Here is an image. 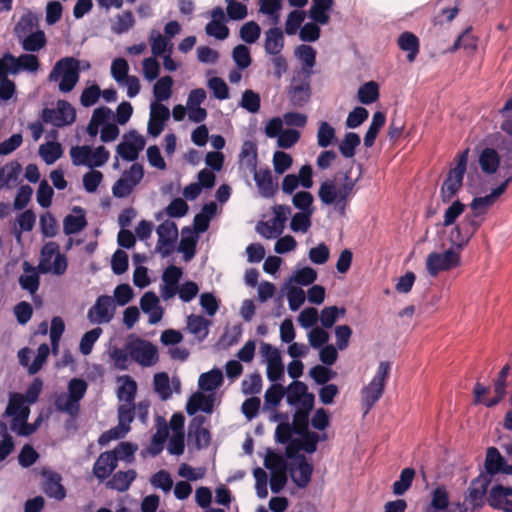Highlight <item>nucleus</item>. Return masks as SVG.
Returning a JSON list of instances; mask_svg holds the SVG:
<instances>
[{
  "label": "nucleus",
  "instance_id": "1",
  "mask_svg": "<svg viewBox=\"0 0 512 512\" xmlns=\"http://www.w3.org/2000/svg\"><path fill=\"white\" fill-rule=\"evenodd\" d=\"M361 169V165L359 166ZM362 171L360 170L359 176L352 179L350 171H346L341 179L340 186L337 187L334 180H325L321 183L318 190V197L324 205H335V209L340 215L345 214V210L349 199L354 195L355 187L361 177Z\"/></svg>",
  "mask_w": 512,
  "mask_h": 512
},
{
  "label": "nucleus",
  "instance_id": "2",
  "mask_svg": "<svg viewBox=\"0 0 512 512\" xmlns=\"http://www.w3.org/2000/svg\"><path fill=\"white\" fill-rule=\"evenodd\" d=\"M81 62L73 56H66L56 61L48 74L50 83H57L58 90L67 94L74 90L80 79Z\"/></svg>",
  "mask_w": 512,
  "mask_h": 512
},
{
  "label": "nucleus",
  "instance_id": "3",
  "mask_svg": "<svg viewBox=\"0 0 512 512\" xmlns=\"http://www.w3.org/2000/svg\"><path fill=\"white\" fill-rule=\"evenodd\" d=\"M390 370L391 364L388 361H381L371 381L361 389V402L365 415L382 397Z\"/></svg>",
  "mask_w": 512,
  "mask_h": 512
},
{
  "label": "nucleus",
  "instance_id": "4",
  "mask_svg": "<svg viewBox=\"0 0 512 512\" xmlns=\"http://www.w3.org/2000/svg\"><path fill=\"white\" fill-rule=\"evenodd\" d=\"M469 150L465 149L457 155L456 166L451 168L441 186L440 197L442 202H450L459 192L467 167Z\"/></svg>",
  "mask_w": 512,
  "mask_h": 512
},
{
  "label": "nucleus",
  "instance_id": "5",
  "mask_svg": "<svg viewBox=\"0 0 512 512\" xmlns=\"http://www.w3.org/2000/svg\"><path fill=\"white\" fill-rule=\"evenodd\" d=\"M130 358L142 367H151L159 360L158 349L150 341L135 337L126 343Z\"/></svg>",
  "mask_w": 512,
  "mask_h": 512
},
{
  "label": "nucleus",
  "instance_id": "6",
  "mask_svg": "<svg viewBox=\"0 0 512 512\" xmlns=\"http://www.w3.org/2000/svg\"><path fill=\"white\" fill-rule=\"evenodd\" d=\"M460 264V253L452 247L443 252L429 253L425 262L426 270L431 277H436L440 272L452 270Z\"/></svg>",
  "mask_w": 512,
  "mask_h": 512
},
{
  "label": "nucleus",
  "instance_id": "7",
  "mask_svg": "<svg viewBox=\"0 0 512 512\" xmlns=\"http://www.w3.org/2000/svg\"><path fill=\"white\" fill-rule=\"evenodd\" d=\"M41 119L44 123L62 128L75 122L76 110L68 101L58 100L56 108H44L42 110Z\"/></svg>",
  "mask_w": 512,
  "mask_h": 512
},
{
  "label": "nucleus",
  "instance_id": "8",
  "mask_svg": "<svg viewBox=\"0 0 512 512\" xmlns=\"http://www.w3.org/2000/svg\"><path fill=\"white\" fill-rule=\"evenodd\" d=\"M287 97L293 107H304L311 97L310 76L304 73H293L287 87Z\"/></svg>",
  "mask_w": 512,
  "mask_h": 512
},
{
  "label": "nucleus",
  "instance_id": "9",
  "mask_svg": "<svg viewBox=\"0 0 512 512\" xmlns=\"http://www.w3.org/2000/svg\"><path fill=\"white\" fill-rule=\"evenodd\" d=\"M158 241L156 251L163 257H168L174 250L178 237V228L174 221L165 220L156 229Z\"/></svg>",
  "mask_w": 512,
  "mask_h": 512
},
{
  "label": "nucleus",
  "instance_id": "10",
  "mask_svg": "<svg viewBox=\"0 0 512 512\" xmlns=\"http://www.w3.org/2000/svg\"><path fill=\"white\" fill-rule=\"evenodd\" d=\"M145 147V139L135 130L123 135V141L117 145V154L125 161H135Z\"/></svg>",
  "mask_w": 512,
  "mask_h": 512
},
{
  "label": "nucleus",
  "instance_id": "11",
  "mask_svg": "<svg viewBox=\"0 0 512 512\" xmlns=\"http://www.w3.org/2000/svg\"><path fill=\"white\" fill-rule=\"evenodd\" d=\"M114 300L108 295L99 296L94 305L89 308L87 318L92 324L109 323L114 316Z\"/></svg>",
  "mask_w": 512,
  "mask_h": 512
},
{
  "label": "nucleus",
  "instance_id": "12",
  "mask_svg": "<svg viewBox=\"0 0 512 512\" xmlns=\"http://www.w3.org/2000/svg\"><path fill=\"white\" fill-rule=\"evenodd\" d=\"M285 390L286 401L290 406L313 409L314 395L308 392L305 383L295 380Z\"/></svg>",
  "mask_w": 512,
  "mask_h": 512
},
{
  "label": "nucleus",
  "instance_id": "13",
  "mask_svg": "<svg viewBox=\"0 0 512 512\" xmlns=\"http://www.w3.org/2000/svg\"><path fill=\"white\" fill-rule=\"evenodd\" d=\"M490 481L488 475L480 474L470 483L465 495V502L473 509L481 508L484 505Z\"/></svg>",
  "mask_w": 512,
  "mask_h": 512
},
{
  "label": "nucleus",
  "instance_id": "14",
  "mask_svg": "<svg viewBox=\"0 0 512 512\" xmlns=\"http://www.w3.org/2000/svg\"><path fill=\"white\" fill-rule=\"evenodd\" d=\"M30 415L29 405L26 403L23 394L11 393L9 395L8 405L5 410V416L11 417V429H15L18 422H25Z\"/></svg>",
  "mask_w": 512,
  "mask_h": 512
},
{
  "label": "nucleus",
  "instance_id": "15",
  "mask_svg": "<svg viewBox=\"0 0 512 512\" xmlns=\"http://www.w3.org/2000/svg\"><path fill=\"white\" fill-rule=\"evenodd\" d=\"M486 501L493 509L512 512V487L493 485L488 491Z\"/></svg>",
  "mask_w": 512,
  "mask_h": 512
},
{
  "label": "nucleus",
  "instance_id": "16",
  "mask_svg": "<svg viewBox=\"0 0 512 512\" xmlns=\"http://www.w3.org/2000/svg\"><path fill=\"white\" fill-rule=\"evenodd\" d=\"M205 421L204 416H195L188 427V443L198 450L207 448L211 440L209 430L203 427Z\"/></svg>",
  "mask_w": 512,
  "mask_h": 512
},
{
  "label": "nucleus",
  "instance_id": "17",
  "mask_svg": "<svg viewBox=\"0 0 512 512\" xmlns=\"http://www.w3.org/2000/svg\"><path fill=\"white\" fill-rule=\"evenodd\" d=\"M182 275V269L175 265H170L164 270L162 274L163 285L160 288V295L163 300L168 301L176 296Z\"/></svg>",
  "mask_w": 512,
  "mask_h": 512
},
{
  "label": "nucleus",
  "instance_id": "18",
  "mask_svg": "<svg viewBox=\"0 0 512 512\" xmlns=\"http://www.w3.org/2000/svg\"><path fill=\"white\" fill-rule=\"evenodd\" d=\"M313 465L303 455L297 456L295 462L290 466V476L295 485L305 488L311 481Z\"/></svg>",
  "mask_w": 512,
  "mask_h": 512
},
{
  "label": "nucleus",
  "instance_id": "19",
  "mask_svg": "<svg viewBox=\"0 0 512 512\" xmlns=\"http://www.w3.org/2000/svg\"><path fill=\"white\" fill-rule=\"evenodd\" d=\"M169 117L170 111L168 107L161 103H151L150 118L147 127L148 133L153 137L159 136Z\"/></svg>",
  "mask_w": 512,
  "mask_h": 512
},
{
  "label": "nucleus",
  "instance_id": "20",
  "mask_svg": "<svg viewBox=\"0 0 512 512\" xmlns=\"http://www.w3.org/2000/svg\"><path fill=\"white\" fill-rule=\"evenodd\" d=\"M112 453L102 452L94 462L92 471L99 482L107 480L117 468L116 457Z\"/></svg>",
  "mask_w": 512,
  "mask_h": 512
},
{
  "label": "nucleus",
  "instance_id": "21",
  "mask_svg": "<svg viewBox=\"0 0 512 512\" xmlns=\"http://www.w3.org/2000/svg\"><path fill=\"white\" fill-rule=\"evenodd\" d=\"M253 172L254 181L260 195L264 198L272 197L277 191L278 184L274 182L269 168L250 170Z\"/></svg>",
  "mask_w": 512,
  "mask_h": 512
},
{
  "label": "nucleus",
  "instance_id": "22",
  "mask_svg": "<svg viewBox=\"0 0 512 512\" xmlns=\"http://www.w3.org/2000/svg\"><path fill=\"white\" fill-rule=\"evenodd\" d=\"M215 396L213 394L205 395L201 392L193 393L187 401L186 412L188 415H195L198 411L211 414L214 408Z\"/></svg>",
  "mask_w": 512,
  "mask_h": 512
},
{
  "label": "nucleus",
  "instance_id": "23",
  "mask_svg": "<svg viewBox=\"0 0 512 512\" xmlns=\"http://www.w3.org/2000/svg\"><path fill=\"white\" fill-rule=\"evenodd\" d=\"M140 307L145 314H148V322L151 325L161 321L163 309L159 305V298L154 292H146L140 299Z\"/></svg>",
  "mask_w": 512,
  "mask_h": 512
},
{
  "label": "nucleus",
  "instance_id": "24",
  "mask_svg": "<svg viewBox=\"0 0 512 512\" xmlns=\"http://www.w3.org/2000/svg\"><path fill=\"white\" fill-rule=\"evenodd\" d=\"M501 129L507 133L510 138H505L501 133L497 132L486 137L485 142L491 146H496L505 151L509 158H512V120L507 119L501 124Z\"/></svg>",
  "mask_w": 512,
  "mask_h": 512
},
{
  "label": "nucleus",
  "instance_id": "25",
  "mask_svg": "<svg viewBox=\"0 0 512 512\" xmlns=\"http://www.w3.org/2000/svg\"><path fill=\"white\" fill-rule=\"evenodd\" d=\"M74 214H68L63 220V231L66 235H74L81 232L87 226L85 210L80 206H74Z\"/></svg>",
  "mask_w": 512,
  "mask_h": 512
},
{
  "label": "nucleus",
  "instance_id": "26",
  "mask_svg": "<svg viewBox=\"0 0 512 512\" xmlns=\"http://www.w3.org/2000/svg\"><path fill=\"white\" fill-rule=\"evenodd\" d=\"M44 493L55 500L61 501L66 497V491L61 484V476L56 472H44Z\"/></svg>",
  "mask_w": 512,
  "mask_h": 512
},
{
  "label": "nucleus",
  "instance_id": "27",
  "mask_svg": "<svg viewBox=\"0 0 512 512\" xmlns=\"http://www.w3.org/2000/svg\"><path fill=\"white\" fill-rule=\"evenodd\" d=\"M478 164L483 174L493 175L499 169L500 155L493 147H485L478 155Z\"/></svg>",
  "mask_w": 512,
  "mask_h": 512
},
{
  "label": "nucleus",
  "instance_id": "28",
  "mask_svg": "<svg viewBox=\"0 0 512 512\" xmlns=\"http://www.w3.org/2000/svg\"><path fill=\"white\" fill-rule=\"evenodd\" d=\"M264 50L267 55L279 54L285 45L284 33L279 27H272L264 33Z\"/></svg>",
  "mask_w": 512,
  "mask_h": 512
},
{
  "label": "nucleus",
  "instance_id": "29",
  "mask_svg": "<svg viewBox=\"0 0 512 512\" xmlns=\"http://www.w3.org/2000/svg\"><path fill=\"white\" fill-rule=\"evenodd\" d=\"M295 57L301 62L302 69L295 71L294 73H304L307 76H311L313 73V67L316 64V51L310 45H299L294 51Z\"/></svg>",
  "mask_w": 512,
  "mask_h": 512
},
{
  "label": "nucleus",
  "instance_id": "30",
  "mask_svg": "<svg viewBox=\"0 0 512 512\" xmlns=\"http://www.w3.org/2000/svg\"><path fill=\"white\" fill-rule=\"evenodd\" d=\"M120 384L117 388V399L122 403L135 404V397L137 393V383L129 375H122L117 378Z\"/></svg>",
  "mask_w": 512,
  "mask_h": 512
},
{
  "label": "nucleus",
  "instance_id": "31",
  "mask_svg": "<svg viewBox=\"0 0 512 512\" xmlns=\"http://www.w3.org/2000/svg\"><path fill=\"white\" fill-rule=\"evenodd\" d=\"M108 120H114L113 111L106 106L96 108L93 111L89 123L86 127L87 134L92 138L96 137L99 133V128L102 127L103 123L107 122Z\"/></svg>",
  "mask_w": 512,
  "mask_h": 512
},
{
  "label": "nucleus",
  "instance_id": "32",
  "mask_svg": "<svg viewBox=\"0 0 512 512\" xmlns=\"http://www.w3.org/2000/svg\"><path fill=\"white\" fill-rule=\"evenodd\" d=\"M137 473L134 469L118 471L111 475L106 482V487L118 492H125L136 479Z\"/></svg>",
  "mask_w": 512,
  "mask_h": 512
},
{
  "label": "nucleus",
  "instance_id": "33",
  "mask_svg": "<svg viewBox=\"0 0 512 512\" xmlns=\"http://www.w3.org/2000/svg\"><path fill=\"white\" fill-rule=\"evenodd\" d=\"M38 26L39 16L31 10L27 9L16 23L14 27V33L17 39H19L35 32V30L39 29Z\"/></svg>",
  "mask_w": 512,
  "mask_h": 512
},
{
  "label": "nucleus",
  "instance_id": "34",
  "mask_svg": "<svg viewBox=\"0 0 512 512\" xmlns=\"http://www.w3.org/2000/svg\"><path fill=\"white\" fill-rule=\"evenodd\" d=\"M18 41L21 44L22 49L30 53L39 52L47 44L45 32L40 29H37L35 32L19 38Z\"/></svg>",
  "mask_w": 512,
  "mask_h": 512
},
{
  "label": "nucleus",
  "instance_id": "35",
  "mask_svg": "<svg viewBox=\"0 0 512 512\" xmlns=\"http://www.w3.org/2000/svg\"><path fill=\"white\" fill-rule=\"evenodd\" d=\"M223 383V373L219 368H213L202 373L198 379V387L205 392H214Z\"/></svg>",
  "mask_w": 512,
  "mask_h": 512
},
{
  "label": "nucleus",
  "instance_id": "36",
  "mask_svg": "<svg viewBox=\"0 0 512 512\" xmlns=\"http://www.w3.org/2000/svg\"><path fill=\"white\" fill-rule=\"evenodd\" d=\"M294 428L290 423H280L277 425L275 430V441L280 444H286V456L288 458L293 457V448L296 444V440L292 439Z\"/></svg>",
  "mask_w": 512,
  "mask_h": 512
},
{
  "label": "nucleus",
  "instance_id": "37",
  "mask_svg": "<svg viewBox=\"0 0 512 512\" xmlns=\"http://www.w3.org/2000/svg\"><path fill=\"white\" fill-rule=\"evenodd\" d=\"M149 44L154 57L162 56L168 52L169 54L172 53V42L157 30L153 29L151 31L149 36Z\"/></svg>",
  "mask_w": 512,
  "mask_h": 512
},
{
  "label": "nucleus",
  "instance_id": "38",
  "mask_svg": "<svg viewBox=\"0 0 512 512\" xmlns=\"http://www.w3.org/2000/svg\"><path fill=\"white\" fill-rule=\"evenodd\" d=\"M398 46L402 51L407 52V60L411 63L419 53V39L411 32H403L398 37Z\"/></svg>",
  "mask_w": 512,
  "mask_h": 512
},
{
  "label": "nucleus",
  "instance_id": "39",
  "mask_svg": "<svg viewBox=\"0 0 512 512\" xmlns=\"http://www.w3.org/2000/svg\"><path fill=\"white\" fill-rule=\"evenodd\" d=\"M13 72L18 74L21 71L36 73L40 67L39 59L33 53H24L18 57L14 56Z\"/></svg>",
  "mask_w": 512,
  "mask_h": 512
},
{
  "label": "nucleus",
  "instance_id": "40",
  "mask_svg": "<svg viewBox=\"0 0 512 512\" xmlns=\"http://www.w3.org/2000/svg\"><path fill=\"white\" fill-rule=\"evenodd\" d=\"M24 272L25 274L19 277L21 288L28 291L30 294L36 293L40 284L38 273L28 262L24 263Z\"/></svg>",
  "mask_w": 512,
  "mask_h": 512
},
{
  "label": "nucleus",
  "instance_id": "41",
  "mask_svg": "<svg viewBox=\"0 0 512 512\" xmlns=\"http://www.w3.org/2000/svg\"><path fill=\"white\" fill-rule=\"evenodd\" d=\"M510 366L505 365L499 372L498 378L494 384L495 396L491 399L485 400L484 405L486 407H493L497 405L505 395L506 391V378L509 374Z\"/></svg>",
  "mask_w": 512,
  "mask_h": 512
},
{
  "label": "nucleus",
  "instance_id": "42",
  "mask_svg": "<svg viewBox=\"0 0 512 512\" xmlns=\"http://www.w3.org/2000/svg\"><path fill=\"white\" fill-rule=\"evenodd\" d=\"M505 464L504 457L495 447H489L486 451L485 469L488 475L493 476L500 473Z\"/></svg>",
  "mask_w": 512,
  "mask_h": 512
},
{
  "label": "nucleus",
  "instance_id": "43",
  "mask_svg": "<svg viewBox=\"0 0 512 512\" xmlns=\"http://www.w3.org/2000/svg\"><path fill=\"white\" fill-rule=\"evenodd\" d=\"M385 121H386V116L383 112L377 111L373 114L372 121H371L369 128L364 136V145L367 148L373 146L380 129L385 124Z\"/></svg>",
  "mask_w": 512,
  "mask_h": 512
},
{
  "label": "nucleus",
  "instance_id": "44",
  "mask_svg": "<svg viewBox=\"0 0 512 512\" xmlns=\"http://www.w3.org/2000/svg\"><path fill=\"white\" fill-rule=\"evenodd\" d=\"M61 144L49 141L41 144L39 147V155L47 165L54 164L62 156Z\"/></svg>",
  "mask_w": 512,
  "mask_h": 512
},
{
  "label": "nucleus",
  "instance_id": "45",
  "mask_svg": "<svg viewBox=\"0 0 512 512\" xmlns=\"http://www.w3.org/2000/svg\"><path fill=\"white\" fill-rule=\"evenodd\" d=\"M118 429L126 434L130 431V424L135 418V404L122 403L118 406Z\"/></svg>",
  "mask_w": 512,
  "mask_h": 512
},
{
  "label": "nucleus",
  "instance_id": "46",
  "mask_svg": "<svg viewBox=\"0 0 512 512\" xmlns=\"http://www.w3.org/2000/svg\"><path fill=\"white\" fill-rule=\"evenodd\" d=\"M301 440H296L293 448V455L298 450H304L307 453H314L317 449V444L320 441V436L316 432L306 431L299 434Z\"/></svg>",
  "mask_w": 512,
  "mask_h": 512
},
{
  "label": "nucleus",
  "instance_id": "47",
  "mask_svg": "<svg viewBox=\"0 0 512 512\" xmlns=\"http://www.w3.org/2000/svg\"><path fill=\"white\" fill-rule=\"evenodd\" d=\"M54 405L57 411L66 413L71 417L77 416L80 410V404L70 398L67 393L59 394L55 398Z\"/></svg>",
  "mask_w": 512,
  "mask_h": 512
},
{
  "label": "nucleus",
  "instance_id": "48",
  "mask_svg": "<svg viewBox=\"0 0 512 512\" xmlns=\"http://www.w3.org/2000/svg\"><path fill=\"white\" fill-rule=\"evenodd\" d=\"M153 386L161 400L166 401L172 396L171 383L166 372H159L154 375Z\"/></svg>",
  "mask_w": 512,
  "mask_h": 512
},
{
  "label": "nucleus",
  "instance_id": "49",
  "mask_svg": "<svg viewBox=\"0 0 512 512\" xmlns=\"http://www.w3.org/2000/svg\"><path fill=\"white\" fill-rule=\"evenodd\" d=\"M360 143L361 139L358 134L354 132H348L339 143V152L344 158H353L355 155V150L360 145Z\"/></svg>",
  "mask_w": 512,
  "mask_h": 512
},
{
  "label": "nucleus",
  "instance_id": "50",
  "mask_svg": "<svg viewBox=\"0 0 512 512\" xmlns=\"http://www.w3.org/2000/svg\"><path fill=\"white\" fill-rule=\"evenodd\" d=\"M281 9V0H259V12L268 16L274 25H277L280 21Z\"/></svg>",
  "mask_w": 512,
  "mask_h": 512
},
{
  "label": "nucleus",
  "instance_id": "51",
  "mask_svg": "<svg viewBox=\"0 0 512 512\" xmlns=\"http://www.w3.org/2000/svg\"><path fill=\"white\" fill-rule=\"evenodd\" d=\"M357 97L360 103L369 105L374 103L379 98V87L374 81L366 82L358 89Z\"/></svg>",
  "mask_w": 512,
  "mask_h": 512
},
{
  "label": "nucleus",
  "instance_id": "52",
  "mask_svg": "<svg viewBox=\"0 0 512 512\" xmlns=\"http://www.w3.org/2000/svg\"><path fill=\"white\" fill-rule=\"evenodd\" d=\"M317 279V272L309 266L296 269L291 277L289 283H295L301 286H308L314 283Z\"/></svg>",
  "mask_w": 512,
  "mask_h": 512
},
{
  "label": "nucleus",
  "instance_id": "53",
  "mask_svg": "<svg viewBox=\"0 0 512 512\" xmlns=\"http://www.w3.org/2000/svg\"><path fill=\"white\" fill-rule=\"evenodd\" d=\"M415 477V470L413 468H404L399 476V479L393 483L392 490L396 496L403 495L412 485Z\"/></svg>",
  "mask_w": 512,
  "mask_h": 512
},
{
  "label": "nucleus",
  "instance_id": "54",
  "mask_svg": "<svg viewBox=\"0 0 512 512\" xmlns=\"http://www.w3.org/2000/svg\"><path fill=\"white\" fill-rule=\"evenodd\" d=\"M173 79L171 76H163L157 80L153 87V94L157 101L168 100L172 95Z\"/></svg>",
  "mask_w": 512,
  "mask_h": 512
},
{
  "label": "nucleus",
  "instance_id": "55",
  "mask_svg": "<svg viewBox=\"0 0 512 512\" xmlns=\"http://www.w3.org/2000/svg\"><path fill=\"white\" fill-rule=\"evenodd\" d=\"M210 321L200 315H189L187 317V327L189 331L201 338H205L208 334V326Z\"/></svg>",
  "mask_w": 512,
  "mask_h": 512
},
{
  "label": "nucleus",
  "instance_id": "56",
  "mask_svg": "<svg viewBox=\"0 0 512 512\" xmlns=\"http://www.w3.org/2000/svg\"><path fill=\"white\" fill-rule=\"evenodd\" d=\"M92 148L89 145L73 146L70 149V157L73 165L88 167L91 160Z\"/></svg>",
  "mask_w": 512,
  "mask_h": 512
},
{
  "label": "nucleus",
  "instance_id": "57",
  "mask_svg": "<svg viewBox=\"0 0 512 512\" xmlns=\"http://www.w3.org/2000/svg\"><path fill=\"white\" fill-rule=\"evenodd\" d=\"M136 450L137 446L135 444L130 442H121L113 450L109 451L113 452L112 454L116 457L117 463L119 460L126 463H132Z\"/></svg>",
  "mask_w": 512,
  "mask_h": 512
},
{
  "label": "nucleus",
  "instance_id": "58",
  "mask_svg": "<svg viewBox=\"0 0 512 512\" xmlns=\"http://www.w3.org/2000/svg\"><path fill=\"white\" fill-rule=\"evenodd\" d=\"M261 35V28L255 21H248L239 30V36L247 44L255 43Z\"/></svg>",
  "mask_w": 512,
  "mask_h": 512
},
{
  "label": "nucleus",
  "instance_id": "59",
  "mask_svg": "<svg viewBox=\"0 0 512 512\" xmlns=\"http://www.w3.org/2000/svg\"><path fill=\"white\" fill-rule=\"evenodd\" d=\"M285 395V390L280 383L272 384L264 394V406L273 408L280 404Z\"/></svg>",
  "mask_w": 512,
  "mask_h": 512
},
{
  "label": "nucleus",
  "instance_id": "60",
  "mask_svg": "<svg viewBox=\"0 0 512 512\" xmlns=\"http://www.w3.org/2000/svg\"><path fill=\"white\" fill-rule=\"evenodd\" d=\"M232 59L240 70L248 68L252 62L250 49L244 44H238L232 50Z\"/></svg>",
  "mask_w": 512,
  "mask_h": 512
},
{
  "label": "nucleus",
  "instance_id": "61",
  "mask_svg": "<svg viewBox=\"0 0 512 512\" xmlns=\"http://www.w3.org/2000/svg\"><path fill=\"white\" fill-rule=\"evenodd\" d=\"M313 195L308 191H299L292 198V204L300 212L314 213Z\"/></svg>",
  "mask_w": 512,
  "mask_h": 512
},
{
  "label": "nucleus",
  "instance_id": "62",
  "mask_svg": "<svg viewBox=\"0 0 512 512\" xmlns=\"http://www.w3.org/2000/svg\"><path fill=\"white\" fill-rule=\"evenodd\" d=\"M449 504V495L445 487L438 486L432 492L430 507L433 512L444 511Z\"/></svg>",
  "mask_w": 512,
  "mask_h": 512
},
{
  "label": "nucleus",
  "instance_id": "63",
  "mask_svg": "<svg viewBox=\"0 0 512 512\" xmlns=\"http://www.w3.org/2000/svg\"><path fill=\"white\" fill-rule=\"evenodd\" d=\"M88 384L81 378H72L67 385V394L80 404L87 392Z\"/></svg>",
  "mask_w": 512,
  "mask_h": 512
},
{
  "label": "nucleus",
  "instance_id": "64",
  "mask_svg": "<svg viewBox=\"0 0 512 512\" xmlns=\"http://www.w3.org/2000/svg\"><path fill=\"white\" fill-rule=\"evenodd\" d=\"M150 484L154 488L160 489L164 493H168L173 487V479L168 471L160 470L151 476Z\"/></svg>",
  "mask_w": 512,
  "mask_h": 512
}]
</instances>
